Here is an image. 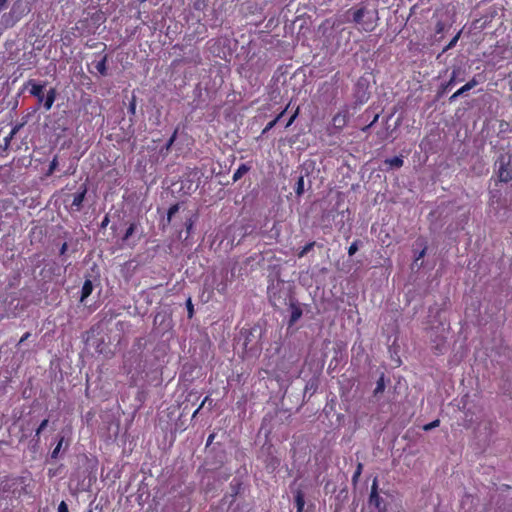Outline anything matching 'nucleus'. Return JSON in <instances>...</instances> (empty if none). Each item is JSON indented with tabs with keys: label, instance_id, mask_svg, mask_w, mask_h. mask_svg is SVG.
Wrapping results in <instances>:
<instances>
[{
	"label": "nucleus",
	"instance_id": "1",
	"mask_svg": "<svg viewBox=\"0 0 512 512\" xmlns=\"http://www.w3.org/2000/svg\"><path fill=\"white\" fill-rule=\"evenodd\" d=\"M377 9H370L368 4L361 2L344 11L338 22L340 24H353L358 31L372 32L378 21Z\"/></svg>",
	"mask_w": 512,
	"mask_h": 512
},
{
	"label": "nucleus",
	"instance_id": "2",
	"mask_svg": "<svg viewBox=\"0 0 512 512\" xmlns=\"http://www.w3.org/2000/svg\"><path fill=\"white\" fill-rule=\"evenodd\" d=\"M46 83H38L34 79H29L24 83V88L29 89L30 95L34 96L37 99L38 105H43L45 111H49L56 99L57 91L56 88L51 87L46 94H44V88Z\"/></svg>",
	"mask_w": 512,
	"mask_h": 512
},
{
	"label": "nucleus",
	"instance_id": "3",
	"mask_svg": "<svg viewBox=\"0 0 512 512\" xmlns=\"http://www.w3.org/2000/svg\"><path fill=\"white\" fill-rule=\"evenodd\" d=\"M496 166L498 167V178L501 182H509L512 180V166L511 156L508 154H501L497 161Z\"/></svg>",
	"mask_w": 512,
	"mask_h": 512
},
{
	"label": "nucleus",
	"instance_id": "4",
	"mask_svg": "<svg viewBox=\"0 0 512 512\" xmlns=\"http://www.w3.org/2000/svg\"><path fill=\"white\" fill-rule=\"evenodd\" d=\"M287 297L288 293L279 284L268 288V298L274 308L286 305Z\"/></svg>",
	"mask_w": 512,
	"mask_h": 512
},
{
	"label": "nucleus",
	"instance_id": "5",
	"mask_svg": "<svg viewBox=\"0 0 512 512\" xmlns=\"http://www.w3.org/2000/svg\"><path fill=\"white\" fill-rule=\"evenodd\" d=\"M368 503L370 506H374L378 510V512H386L387 511L386 504H385L384 500L382 499V497H380L379 492H378L377 477H375L372 482Z\"/></svg>",
	"mask_w": 512,
	"mask_h": 512
},
{
	"label": "nucleus",
	"instance_id": "6",
	"mask_svg": "<svg viewBox=\"0 0 512 512\" xmlns=\"http://www.w3.org/2000/svg\"><path fill=\"white\" fill-rule=\"evenodd\" d=\"M349 122V111L347 107L340 109L332 117V134L339 133Z\"/></svg>",
	"mask_w": 512,
	"mask_h": 512
},
{
	"label": "nucleus",
	"instance_id": "7",
	"mask_svg": "<svg viewBox=\"0 0 512 512\" xmlns=\"http://www.w3.org/2000/svg\"><path fill=\"white\" fill-rule=\"evenodd\" d=\"M461 70L460 68H454L452 70V73H451V76H450V79L446 82V83H442L440 88H439V91H438V96L441 97L442 95H444L446 92H448L449 90H451V88L458 82L462 81L463 79L461 78H458V75L460 74Z\"/></svg>",
	"mask_w": 512,
	"mask_h": 512
},
{
	"label": "nucleus",
	"instance_id": "8",
	"mask_svg": "<svg viewBox=\"0 0 512 512\" xmlns=\"http://www.w3.org/2000/svg\"><path fill=\"white\" fill-rule=\"evenodd\" d=\"M87 194V186L86 184H82L80 187V191L73 195V200L71 203V210L79 212L82 208L83 201Z\"/></svg>",
	"mask_w": 512,
	"mask_h": 512
},
{
	"label": "nucleus",
	"instance_id": "9",
	"mask_svg": "<svg viewBox=\"0 0 512 512\" xmlns=\"http://www.w3.org/2000/svg\"><path fill=\"white\" fill-rule=\"evenodd\" d=\"M289 307L291 310V314H290V318L288 321V325L293 326L301 318L303 311H302V308L300 307V305L292 299L289 303Z\"/></svg>",
	"mask_w": 512,
	"mask_h": 512
},
{
	"label": "nucleus",
	"instance_id": "10",
	"mask_svg": "<svg viewBox=\"0 0 512 512\" xmlns=\"http://www.w3.org/2000/svg\"><path fill=\"white\" fill-rule=\"evenodd\" d=\"M94 285L91 279L87 278L85 279L82 289H81V295H80V302L84 303L85 300L91 295L93 292Z\"/></svg>",
	"mask_w": 512,
	"mask_h": 512
},
{
	"label": "nucleus",
	"instance_id": "11",
	"mask_svg": "<svg viewBox=\"0 0 512 512\" xmlns=\"http://www.w3.org/2000/svg\"><path fill=\"white\" fill-rule=\"evenodd\" d=\"M294 502L296 505V512H303L305 506V495L301 489L294 492Z\"/></svg>",
	"mask_w": 512,
	"mask_h": 512
},
{
	"label": "nucleus",
	"instance_id": "12",
	"mask_svg": "<svg viewBox=\"0 0 512 512\" xmlns=\"http://www.w3.org/2000/svg\"><path fill=\"white\" fill-rule=\"evenodd\" d=\"M384 164L389 166L390 169H399L403 166L404 160L401 156H394L384 160Z\"/></svg>",
	"mask_w": 512,
	"mask_h": 512
},
{
	"label": "nucleus",
	"instance_id": "13",
	"mask_svg": "<svg viewBox=\"0 0 512 512\" xmlns=\"http://www.w3.org/2000/svg\"><path fill=\"white\" fill-rule=\"evenodd\" d=\"M251 166L248 163H242L239 165L237 170L234 172L232 179L234 182L240 180L247 172H249Z\"/></svg>",
	"mask_w": 512,
	"mask_h": 512
},
{
	"label": "nucleus",
	"instance_id": "14",
	"mask_svg": "<svg viewBox=\"0 0 512 512\" xmlns=\"http://www.w3.org/2000/svg\"><path fill=\"white\" fill-rule=\"evenodd\" d=\"M107 61H108V55L104 54L102 56L101 60H99L95 65L96 70L98 71V73L101 76H106L108 74Z\"/></svg>",
	"mask_w": 512,
	"mask_h": 512
},
{
	"label": "nucleus",
	"instance_id": "15",
	"mask_svg": "<svg viewBox=\"0 0 512 512\" xmlns=\"http://www.w3.org/2000/svg\"><path fill=\"white\" fill-rule=\"evenodd\" d=\"M289 107V104L285 107L284 110H282L273 120H271L263 129L262 134H266L268 131H270L277 123L278 121L283 117V115L286 113L287 109Z\"/></svg>",
	"mask_w": 512,
	"mask_h": 512
},
{
	"label": "nucleus",
	"instance_id": "16",
	"mask_svg": "<svg viewBox=\"0 0 512 512\" xmlns=\"http://www.w3.org/2000/svg\"><path fill=\"white\" fill-rule=\"evenodd\" d=\"M137 223L136 222H132L130 223V225L128 226V228L126 229L124 235L122 236V242L123 243H127L128 240L130 239V237L133 235V233L135 232V230L137 229Z\"/></svg>",
	"mask_w": 512,
	"mask_h": 512
},
{
	"label": "nucleus",
	"instance_id": "17",
	"mask_svg": "<svg viewBox=\"0 0 512 512\" xmlns=\"http://www.w3.org/2000/svg\"><path fill=\"white\" fill-rule=\"evenodd\" d=\"M315 246V242H309L305 246H303L301 249L298 250L297 256L298 258H303L308 252H310Z\"/></svg>",
	"mask_w": 512,
	"mask_h": 512
},
{
	"label": "nucleus",
	"instance_id": "18",
	"mask_svg": "<svg viewBox=\"0 0 512 512\" xmlns=\"http://www.w3.org/2000/svg\"><path fill=\"white\" fill-rule=\"evenodd\" d=\"M295 193L297 196H301L304 193V177L299 176L295 185Z\"/></svg>",
	"mask_w": 512,
	"mask_h": 512
},
{
	"label": "nucleus",
	"instance_id": "19",
	"mask_svg": "<svg viewBox=\"0 0 512 512\" xmlns=\"http://www.w3.org/2000/svg\"><path fill=\"white\" fill-rule=\"evenodd\" d=\"M57 167H58V157L54 156V158L52 159V161L49 164V168L46 171L45 176L50 177L55 172Z\"/></svg>",
	"mask_w": 512,
	"mask_h": 512
},
{
	"label": "nucleus",
	"instance_id": "20",
	"mask_svg": "<svg viewBox=\"0 0 512 512\" xmlns=\"http://www.w3.org/2000/svg\"><path fill=\"white\" fill-rule=\"evenodd\" d=\"M13 137L14 135L10 132L9 135L4 138V144L0 146V156L8 150Z\"/></svg>",
	"mask_w": 512,
	"mask_h": 512
},
{
	"label": "nucleus",
	"instance_id": "21",
	"mask_svg": "<svg viewBox=\"0 0 512 512\" xmlns=\"http://www.w3.org/2000/svg\"><path fill=\"white\" fill-rule=\"evenodd\" d=\"M468 92V89L465 87V85H463L461 88H459L455 93H453L450 97H449V102L450 103H453L456 101V99L463 95L464 93Z\"/></svg>",
	"mask_w": 512,
	"mask_h": 512
},
{
	"label": "nucleus",
	"instance_id": "22",
	"mask_svg": "<svg viewBox=\"0 0 512 512\" xmlns=\"http://www.w3.org/2000/svg\"><path fill=\"white\" fill-rule=\"evenodd\" d=\"M63 442H64V437H63V436H61V437L59 438V441H58V443H57L56 447H55V448L52 450V452H51V458H52V459H56V458H58V455H59V452H60V450H61V448H62Z\"/></svg>",
	"mask_w": 512,
	"mask_h": 512
},
{
	"label": "nucleus",
	"instance_id": "23",
	"mask_svg": "<svg viewBox=\"0 0 512 512\" xmlns=\"http://www.w3.org/2000/svg\"><path fill=\"white\" fill-rule=\"evenodd\" d=\"M385 389V382H384V376L382 375L376 383V387L374 390V395H378L379 393H382Z\"/></svg>",
	"mask_w": 512,
	"mask_h": 512
},
{
	"label": "nucleus",
	"instance_id": "24",
	"mask_svg": "<svg viewBox=\"0 0 512 512\" xmlns=\"http://www.w3.org/2000/svg\"><path fill=\"white\" fill-rule=\"evenodd\" d=\"M460 35H461V31H459L451 40L450 42L445 46V48L443 49V52H446L450 49H452L458 42L459 38H460Z\"/></svg>",
	"mask_w": 512,
	"mask_h": 512
},
{
	"label": "nucleus",
	"instance_id": "25",
	"mask_svg": "<svg viewBox=\"0 0 512 512\" xmlns=\"http://www.w3.org/2000/svg\"><path fill=\"white\" fill-rule=\"evenodd\" d=\"M136 106H137V100H136V97L133 95L130 102H129V105H128V113L131 115V116H135L136 114Z\"/></svg>",
	"mask_w": 512,
	"mask_h": 512
},
{
	"label": "nucleus",
	"instance_id": "26",
	"mask_svg": "<svg viewBox=\"0 0 512 512\" xmlns=\"http://www.w3.org/2000/svg\"><path fill=\"white\" fill-rule=\"evenodd\" d=\"M362 470H363V464L359 462V463L357 464L356 470H355V472H354V474H353V476H352V482H353L354 484H356V483L358 482L359 477H360V476H361V474H362Z\"/></svg>",
	"mask_w": 512,
	"mask_h": 512
},
{
	"label": "nucleus",
	"instance_id": "27",
	"mask_svg": "<svg viewBox=\"0 0 512 512\" xmlns=\"http://www.w3.org/2000/svg\"><path fill=\"white\" fill-rule=\"evenodd\" d=\"M186 307H187V316L189 319H192L194 316V306H193L191 298L187 299Z\"/></svg>",
	"mask_w": 512,
	"mask_h": 512
},
{
	"label": "nucleus",
	"instance_id": "28",
	"mask_svg": "<svg viewBox=\"0 0 512 512\" xmlns=\"http://www.w3.org/2000/svg\"><path fill=\"white\" fill-rule=\"evenodd\" d=\"M48 419H44L35 431V437L39 439L41 432L47 427Z\"/></svg>",
	"mask_w": 512,
	"mask_h": 512
},
{
	"label": "nucleus",
	"instance_id": "29",
	"mask_svg": "<svg viewBox=\"0 0 512 512\" xmlns=\"http://www.w3.org/2000/svg\"><path fill=\"white\" fill-rule=\"evenodd\" d=\"M177 134H178V129H175L165 145L166 150H169L171 148V146L174 144V142L177 138Z\"/></svg>",
	"mask_w": 512,
	"mask_h": 512
},
{
	"label": "nucleus",
	"instance_id": "30",
	"mask_svg": "<svg viewBox=\"0 0 512 512\" xmlns=\"http://www.w3.org/2000/svg\"><path fill=\"white\" fill-rule=\"evenodd\" d=\"M439 425H440V420H439V419H436V420H434V421H432V422H430V423H428V424H425V425L423 426V430H424V431H430V430H432V429H434V428L438 427Z\"/></svg>",
	"mask_w": 512,
	"mask_h": 512
},
{
	"label": "nucleus",
	"instance_id": "31",
	"mask_svg": "<svg viewBox=\"0 0 512 512\" xmlns=\"http://www.w3.org/2000/svg\"><path fill=\"white\" fill-rule=\"evenodd\" d=\"M298 115H299V107H297V108L295 109L294 113L289 117V119H288V121H287V123H286L285 127H286V128L290 127V126L294 123V121L296 120V118L298 117Z\"/></svg>",
	"mask_w": 512,
	"mask_h": 512
},
{
	"label": "nucleus",
	"instance_id": "32",
	"mask_svg": "<svg viewBox=\"0 0 512 512\" xmlns=\"http://www.w3.org/2000/svg\"><path fill=\"white\" fill-rule=\"evenodd\" d=\"M178 210H179L178 204H174L169 207L168 212H167V217H168L169 221L171 220L172 216L178 212Z\"/></svg>",
	"mask_w": 512,
	"mask_h": 512
},
{
	"label": "nucleus",
	"instance_id": "33",
	"mask_svg": "<svg viewBox=\"0 0 512 512\" xmlns=\"http://www.w3.org/2000/svg\"><path fill=\"white\" fill-rule=\"evenodd\" d=\"M479 84V81L477 80V76H474L472 79H470L466 84L465 87L470 91L474 87H476Z\"/></svg>",
	"mask_w": 512,
	"mask_h": 512
},
{
	"label": "nucleus",
	"instance_id": "34",
	"mask_svg": "<svg viewBox=\"0 0 512 512\" xmlns=\"http://www.w3.org/2000/svg\"><path fill=\"white\" fill-rule=\"evenodd\" d=\"M479 84V81L477 80V76H474L472 79H470L466 84L465 87L470 91L474 87H476Z\"/></svg>",
	"mask_w": 512,
	"mask_h": 512
},
{
	"label": "nucleus",
	"instance_id": "35",
	"mask_svg": "<svg viewBox=\"0 0 512 512\" xmlns=\"http://www.w3.org/2000/svg\"><path fill=\"white\" fill-rule=\"evenodd\" d=\"M358 241H354L348 248V255L353 256L358 251Z\"/></svg>",
	"mask_w": 512,
	"mask_h": 512
},
{
	"label": "nucleus",
	"instance_id": "36",
	"mask_svg": "<svg viewBox=\"0 0 512 512\" xmlns=\"http://www.w3.org/2000/svg\"><path fill=\"white\" fill-rule=\"evenodd\" d=\"M378 118H379V115H378V114H376V115L374 116V118H373L372 122H371L370 124L366 125L365 127H363L361 130H362L363 132H367V131L371 128V126H372L374 123H376V122L378 121Z\"/></svg>",
	"mask_w": 512,
	"mask_h": 512
},
{
	"label": "nucleus",
	"instance_id": "37",
	"mask_svg": "<svg viewBox=\"0 0 512 512\" xmlns=\"http://www.w3.org/2000/svg\"><path fill=\"white\" fill-rule=\"evenodd\" d=\"M24 125H25V122H22V123H18V124H16V125L12 128V130H11L12 135H14V136H15V135L20 131V129H21Z\"/></svg>",
	"mask_w": 512,
	"mask_h": 512
},
{
	"label": "nucleus",
	"instance_id": "38",
	"mask_svg": "<svg viewBox=\"0 0 512 512\" xmlns=\"http://www.w3.org/2000/svg\"><path fill=\"white\" fill-rule=\"evenodd\" d=\"M58 512H69L68 505L65 501H61L58 506Z\"/></svg>",
	"mask_w": 512,
	"mask_h": 512
},
{
	"label": "nucleus",
	"instance_id": "39",
	"mask_svg": "<svg viewBox=\"0 0 512 512\" xmlns=\"http://www.w3.org/2000/svg\"><path fill=\"white\" fill-rule=\"evenodd\" d=\"M226 290H227V284L226 283H221L220 285L217 286V291L220 294H225Z\"/></svg>",
	"mask_w": 512,
	"mask_h": 512
},
{
	"label": "nucleus",
	"instance_id": "40",
	"mask_svg": "<svg viewBox=\"0 0 512 512\" xmlns=\"http://www.w3.org/2000/svg\"><path fill=\"white\" fill-rule=\"evenodd\" d=\"M426 250H427V248H426V247H424V248H423V249H422V250H421V251L416 255V257H415V262H417L418 260L422 259V258L425 256V254H426Z\"/></svg>",
	"mask_w": 512,
	"mask_h": 512
},
{
	"label": "nucleus",
	"instance_id": "41",
	"mask_svg": "<svg viewBox=\"0 0 512 512\" xmlns=\"http://www.w3.org/2000/svg\"><path fill=\"white\" fill-rule=\"evenodd\" d=\"M443 30H444V23L441 22V21L437 22V24H436V33H438V34L442 33Z\"/></svg>",
	"mask_w": 512,
	"mask_h": 512
},
{
	"label": "nucleus",
	"instance_id": "42",
	"mask_svg": "<svg viewBox=\"0 0 512 512\" xmlns=\"http://www.w3.org/2000/svg\"><path fill=\"white\" fill-rule=\"evenodd\" d=\"M206 403H209V405H211V403H212V400L209 398V396H206V397L203 399V401H202V402H201V404L199 405V409H202Z\"/></svg>",
	"mask_w": 512,
	"mask_h": 512
},
{
	"label": "nucleus",
	"instance_id": "43",
	"mask_svg": "<svg viewBox=\"0 0 512 512\" xmlns=\"http://www.w3.org/2000/svg\"><path fill=\"white\" fill-rule=\"evenodd\" d=\"M68 250V244L64 242L60 248L59 254L64 255Z\"/></svg>",
	"mask_w": 512,
	"mask_h": 512
},
{
	"label": "nucleus",
	"instance_id": "44",
	"mask_svg": "<svg viewBox=\"0 0 512 512\" xmlns=\"http://www.w3.org/2000/svg\"><path fill=\"white\" fill-rule=\"evenodd\" d=\"M31 336V333L30 332H26L22 337L21 339L19 340V343L18 345L22 344L23 342H25L29 337Z\"/></svg>",
	"mask_w": 512,
	"mask_h": 512
},
{
	"label": "nucleus",
	"instance_id": "45",
	"mask_svg": "<svg viewBox=\"0 0 512 512\" xmlns=\"http://www.w3.org/2000/svg\"><path fill=\"white\" fill-rule=\"evenodd\" d=\"M8 2H9V0H0V11L7 8Z\"/></svg>",
	"mask_w": 512,
	"mask_h": 512
},
{
	"label": "nucleus",
	"instance_id": "46",
	"mask_svg": "<svg viewBox=\"0 0 512 512\" xmlns=\"http://www.w3.org/2000/svg\"><path fill=\"white\" fill-rule=\"evenodd\" d=\"M108 222H109L108 216H105L103 221H102V223H101V226L105 227L108 224Z\"/></svg>",
	"mask_w": 512,
	"mask_h": 512
},
{
	"label": "nucleus",
	"instance_id": "47",
	"mask_svg": "<svg viewBox=\"0 0 512 512\" xmlns=\"http://www.w3.org/2000/svg\"><path fill=\"white\" fill-rule=\"evenodd\" d=\"M213 439H214V434L209 435V437L207 439V445L211 444Z\"/></svg>",
	"mask_w": 512,
	"mask_h": 512
},
{
	"label": "nucleus",
	"instance_id": "48",
	"mask_svg": "<svg viewBox=\"0 0 512 512\" xmlns=\"http://www.w3.org/2000/svg\"><path fill=\"white\" fill-rule=\"evenodd\" d=\"M186 228H187V232L190 231V229L192 228V222L189 221V223L186 224Z\"/></svg>",
	"mask_w": 512,
	"mask_h": 512
},
{
	"label": "nucleus",
	"instance_id": "49",
	"mask_svg": "<svg viewBox=\"0 0 512 512\" xmlns=\"http://www.w3.org/2000/svg\"><path fill=\"white\" fill-rule=\"evenodd\" d=\"M201 409L199 407L194 411L192 418H195Z\"/></svg>",
	"mask_w": 512,
	"mask_h": 512
},
{
	"label": "nucleus",
	"instance_id": "50",
	"mask_svg": "<svg viewBox=\"0 0 512 512\" xmlns=\"http://www.w3.org/2000/svg\"><path fill=\"white\" fill-rule=\"evenodd\" d=\"M330 86L327 82H325L323 85H322V89H324L325 87H328Z\"/></svg>",
	"mask_w": 512,
	"mask_h": 512
}]
</instances>
